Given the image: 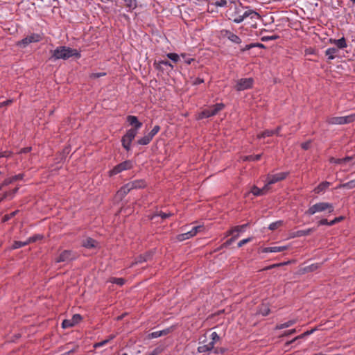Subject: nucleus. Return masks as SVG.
<instances>
[{"label": "nucleus", "instance_id": "nucleus-3", "mask_svg": "<svg viewBox=\"0 0 355 355\" xmlns=\"http://www.w3.org/2000/svg\"><path fill=\"white\" fill-rule=\"evenodd\" d=\"M355 121V113L345 116L328 117L326 122L330 125H344Z\"/></svg>", "mask_w": 355, "mask_h": 355}, {"label": "nucleus", "instance_id": "nucleus-60", "mask_svg": "<svg viewBox=\"0 0 355 355\" xmlns=\"http://www.w3.org/2000/svg\"><path fill=\"white\" fill-rule=\"evenodd\" d=\"M330 162L336 164H343L342 158H331Z\"/></svg>", "mask_w": 355, "mask_h": 355}, {"label": "nucleus", "instance_id": "nucleus-32", "mask_svg": "<svg viewBox=\"0 0 355 355\" xmlns=\"http://www.w3.org/2000/svg\"><path fill=\"white\" fill-rule=\"evenodd\" d=\"M338 188H345L347 189H352L355 188V179L350 180L346 183L340 184L338 186Z\"/></svg>", "mask_w": 355, "mask_h": 355}, {"label": "nucleus", "instance_id": "nucleus-48", "mask_svg": "<svg viewBox=\"0 0 355 355\" xmlns=\"http://www.w3.org/2000/svg\"><path fill=\"white\" fill-rule=\"evenodd\" d=\"M73 324H72L71 320H64L62 322V327L63 329H67L73 327Z\"/></svg>", "mask_w": 355, "mask_h": 355}, {"label": "nucleus", "instance_id": "nucleus-18", "mask_svg": "<svg viewBox=\"0 0 355 355\" xmlns=\"http://www.w3.org/2000/svg\"><path fill=\"white\" fill-rule=\"evenodd\" d=\"M23 178H24L23 173H19V174L15 175L14 176H12L10 178H8L3 180V182H2V186H8L15 181L21 180L23 179Z\"/></svg>", "mask_w": 355, "mask_h": 355}, {"label": "nucleus", "instance_id": "nucleus-10", "mask_svg": "<svg viewBox=\"0 0 355 355\" xmlns=\"http://www.w3.org/2000/svg\"><path fill=\"white\" fill-rule=\"evenodd\" d=\"M288 174V172H281L274 175H268L267 176V180H268L269 184H272L284 180L287 177Z\"/></svg>", "mask_w": 355, "mask_h": 355}, {"label": "nucleus", "instance_id": "nucleus-21", "mask_svg": "<svg viewBox=\"0 0 355 355\" xmlns=\"http://www.w3.org/2000/svg\"><path fill=\"white\" fill-rule=\"evenodd\" d=\"M338 52V49L336 47H329L326 49L325 55L327 57L328 60H333L336 58Z\"/></svg>", "mask_w": 355, "mask_h": 355}, {"label": "nucleus", "instance_id": "nucleus-39", "mask_svg": "<svg viewBox=\"0 0 355 355\" xmlns=\"http://www.w3.org/2000/svg\"><path fill=\"white\" fill-rule=\"evenodd\" d=\"M283 223L282 220H277L274 223H272L269 225L268 229L270 230H275L277 229L279 226H281Z\"/></svg>", "mask_w": 355, "mask_h": 355}, {"label": "nucleus", "instance_id": "nucleus-15", "mask_svg": "<svg viewBox=\"0 0 355 355\" xmlns=\"http://www.w3.org/2000/svg\"><path fill=\"white\" fill-rule=\"evenodd\" d=\"M98 242L92 238L87 237L82 242V245L87 249L94 248L97 246Z\"/></svg>", "mask_w": 355, "mask_h": 355}, {"label": "nucleus", "instance_id": "nucleus-24", "mask_svg": "<svg viewBox=\"0 0 355 355\" xmlns=\"http://www.w3.org/2000/svg\"><path fill=\"white\" fill-rule=\"evenodd\" d=\"M315 231L314 228H309L306 230H298L293 233L292 235V237H301L304 236H307L310 234L311 233Z\"/></svg>", "mask_w": 355, "mask_h": 355}, {"label": "nucleus", "instance_id": "nucleus-52", "mask_svg": "<svg viewBox=\"0 0 355 355\" xmlns=\"http://www.w3.org/2000/svg\"><path fill=\"white\" fill-rule=\"evenodd\" d=\"M162 65L173 67V65L168 60H161L157 63V68L161 67Z\"/></svg>", "mask_w": 355, "mask_h": 355}, {"label": "nucleus", "instance_id": "nucleus-29", "mask_svg": "<svg viewBox=\"0 0 355 355\" xmlns=\"http://www.w3.org/2000/svg\"><path fill=\"white\" fill-rule=\"evenodd\" d=\"M28 37L31 43L38 42L42 39V35L37 33H33L30 35H28Z\"/></svg>", "mask_w": 355, "mask_h": 355}, {"label": "nucleus", "instance_id": "nucleus-25", "mask_svg": "<svg viewBox=\"0 0 355 355\" xmlns=\"http://www.w3.org/2000/svg\"><path fill=\"white\" fill-rule=\"evenodd\" d=\"M173 215V214L172 212L164 213L160 211L152 214L149 218L150 220H154L156 217L160 216L162 219H166Z\"/></svg>", "mask_w": 355, "mask_h": 355}, {"label": "nucleus", "instance_id": "nucleus-30", "mask_svg": "<svg viewBox=\"0 0 355 355\" xmlns=\"http://www.w3.org/2000/svg\"><path fill=\"white\" fill-rule=\"evenodd\" d=\"M295 322L296 321L295 320H290L284 323L277 325L276 329H282L288 328V327L293 325L295 323Z\"/></svg>", "mask_w": 355, "mask_h": 355}, {"label": "nucleus", "instance_id": "nucleus-53", "mask_svg": "<svg viewBox=\"0 0 355 355\" xmlns=\"http://www.w3.org/2000/svg\"><path fill=\"white\" fill-rule=\"evenodd\" d=\"M42 237L43 236L41 234H36V235H34V236L30 237L28 240V243L31 242H35L37 240L42 239Z\"/></svg>", "mask_w": 355, "mask_h": 355}, {"label": "nucleus", "instance_id": "nucleus-40", "mask_svg": "<svg viewBox=\"0 0 355 355\" xmlns=\"http://www.w3.org/2000/svg\"><path fill=\"white\" fill-rule=\"evenodd\" d=\"M18 210H16L9 214L3 216V217L2 218V221L4 223L8 221L10 219L14 217L18 213Z\"/></svg>", "mask_w": 355, "mask_h": 355}, {"label": "nucleus", "instance_id": "nucleus-57", "mask_svg": "<svg viewBox=\"0 0 355 355\" xmlns=\"http://www.w3.org/2000/svg\"><path fill=\"white\" fill-rule=\"evenodd\" d=\"M112 282L122 286L124 284L125 280L123 278H114Z\"/></svg>", "mask_w": 355, "mask_h": 355}, {"label": "nucleus", "instance_id": "nucleus-11", "mask_svg": "<svg viewBox=\"0 0 355 355\" xmlns=\"http://www.w3.org/2000/svg\"><path fill=\"white\" fill-rule=\"evenodd\" d=\"M153 254V252L149 251V252H146L144 254H141V255L138 256L137 258H135V261H133L131 263L130 267H132L135 265H137L139 263H142L149 261L150 259H152Z\"/></svg>", "mask_w": 355, "mask_h": 355}, {"label": "nucleus", "instance_id": "nucleus-45", "mask_svg": "<svg viewBox=\"0 0 355 355\" xmlns=\"http://www.w3.org/2000/svg\"><path fill=\"white\" fill-rule=\"evenodd\" d=\"M167 57L170 60L173 61L174 62H177L180 60V56L177 53H168L167 54Z\"/></svg>", "mask_w": 355, "mask_h": 355}, {"label": "nucleus", "instance_id": "nucleus-37", "mask_svg": "<svg viewBox=\"0 0 355 355\" xmlns=\"http://www.w3.org/2000/svg\"><path fill=\"white\" fill-rule=\"evenodd\" d=\"M232 236L227 240L224 243H223V246L224 247H227L229 245H230L233 242H234L239 237V234H232Z\"/></svg>", "mask_w": 355, "mask_h": 355}, {"label": "nucleus", "instance_id": "nucleus-14", "mask_svg": "<svg viewBox=\"0 0 355 355\" xmlns=\"http://www.w3.org/2000/svg\"><path fill=\"white\" fill-rule=\"evenodd\" d=\"M173 330L172 327L166 328L161 331H153L148 335L149 338H157L162 336H166Z\"/></svg>", "mask_w": 355, "mask_h": 355}, {"label": "nucleus", "instance_id": "nucleus-35", "mask_svg": "<svg viewBox=\"0 0 355 355\" xmlns=\"http://www.w3.org/2000/svg\"><path fill=\"white\" fill-rule=\"evenodd\" d=\"M261 154H258L256 155H248L244 157L243 160L244 161H249V162H255L258 161L261 159Z\"/></svg>", "mask_w": 355, "mask_h": 355}, {"label": "nucleus", "instance_id": "nucleus-63", "mask_svg": "<svg viewBox=\"0 0 355 355\" xmlns=\"http://www.w3.org/2000/svg\"><path fill=\"white\" fill-rule=\"evenodd\" d=\"M10 151H3L0 153V158L1 157H9L11 155Z\"/></svg>", "mask_w": 355, "mask_h": 355}, {"label": "nucleus", "instance_id": "nucleus-50", "mask_svg": "<svg viewBox=\"0 0 355 355\" xmlns=\"http://www.w3.org/2000/svg\"><path fill=\"white\" fill-rule=\"evenodd\" d=\"M29 44H31V42L29 41L28 36L24 37V39H22L21 41H19L18 42V45L23 46H26L28 45Z\"/></svg>", "mask_w": 355, "mask_h": 355}, {"label": "nucleus", "instance_id": "nucleus-12", "mask_svg": "<svg viewBox=\"0 0 355 355\" xmlns=\"http://www.w3.org/2000/svg\"><path fill=\"white\" fill-rule=\"evenodd\" d=\"M329 43L336 46V48L339 49H344L347 47V44L345 38L344 37L340 39H329Z\"/></svg>", "mask_w": 355, "mask_h": 355}, {"label": "nucleus", "instance_id": "nucleus-38", "mask_svg": "<svg viewBox=\"0 0 355 355\" xmlns=\"http://www.w3.org/2000/svg\"><path fill=\"white\" fill-rule=\"evenodd\" d=\"M229 40L231 41L232 43L237 44L241 43V39L234 33H233L232 35H230V37H229Z\"/></svg>", "mask_w": 355, "mask_h": 355}, {"label": "nucleus", "instance_id": "nucleus-16", "mask_svg": "<svg viewBox=\"0 0 355 355\" xmlns=\"http://www.w3.org/2000/svg\"><path fill=\"white\" fill-rule=\"evenodd\" d=\"M127 121L130 125H134L137 131L142 126V123L139 121L138 119L135 116L129 115L127 116Z\"/></svg>", "mask_w": 355, "mask_h": 355}, {"label": "nucleus", "instance_id": "nucleus-17", "mask_svg": "<svg viewBox=\"0 0 355 355\" xmlns=\"http://www.w3.org/2000/svg\"><path fill=\"white\" fill-rule=\"evenodd\" d=\"M248 226V223L243 224L242 225L235 226L227 232V235L228 236L234 234H238L239 235L240 232H244L245 231V229Z\"/></svg>", "mask_w": 355, "mask_h": 355}, {"label": "nucleus", "instance_id": "nucleus-61", "mask_svg": "<svg viewBox=\"0 0 355 355\" xmlns=\"http://www.w3.org/2000/svg\"><path fill=\"white\" fill-rule=\"evenodd\" d=\"M105 74H106L105 73H93L90 75V78H98L101 76H104Z\"/></svg>", "mask_w": 355, "mask_h": 355}, {"label": "nucleus", "instance_id": "nucleus-56", "mask_svg": "<svg viewBox=\"0 0 355 355\" xmlns=\"http://www.w3.org/2000/svg\"><path fill=\"white\" fill-rule=\"evenodd\" d=\"M227 4V2L226 0H219L215 2L214 5L216 7H225Z\"/></svg>", "mask_w": 355, "mask_h": 355}, {"label": "nucleus", "instance_id": "nucleus-8", "mask_svg": "<svg viewBox=\"0 0 355 355\" xmlns=\"http://www.w3.org/2000/svg\"><path fill=\"white\" fill-rule=\"evenodd\" d=\"M76 257V254L74 252L69 250H64L62 252H61L60 254L56 257L55 262L69 263L73 260H75Z\"/></svg>", "mask_w": 355, "mask_h": 355}, {"label": "nucleus", "instance_id": "nucleus-33", "mask_svg": "<svg viewBox=\"0 0 355 355\" xmlns=\"http://www.w3.org/2000/svg\"><path fill=\"white\" fill-rule=\"evenodd\" d=\"M274 135H275V131H273L272 130H266L263 132H262L261 133L257 135V137L259 139H262V138H266L268 137H271Z\"/></svg>", "mask_w": 355, "mask_h": 355}, {"label": "nucleus", "instance_id": "nucleus-28", "mask_svg": "<svg viewBox=\"0 0 355 355\" xmlns=\"http://www.w3.org/2000/svg\"><path fill=\"white\" fill-rule=\"evenodd\" d=\"M18 190H19V188L17 187L10 191L5 192L3 194L2 197L1 198L0 201H3L5 199H6L7 198H10V199L13 198V197L17 193Z\"/></svg>", "mask_w": 355, "mask_h": 355}, {"label": "nucleus", "instance_id": "nucleus-20", "mask_svg": "<svg viewBox=\"0 0 355 355\" xmlns=\"http://www.w3.org/2000/svg\"><path fill=\"white\" fill-rule=\"evenodd\" d=\"M331 183L327 181H324L321 183H320L315 189L314 192L315 193H320L322 192H324L330 186Z\"/></svg>", "mask_w": 355, "mask_h": 355}, {"label": "nucleus", "instance_id": "nucleus-41", "mask_svg": "<svg viewBox=\"0 0 355 355\" xmlns=\"http://www.w3.org/2000/svg\"><path fill=\"white\" fill-rule=\"evenodd\" d=\"M279 38V36L278 35H272L270 36H263L261 38V40L263 42H268L270 40H275Z\"/></svg>", "mask_w": 355, "mask_h": 355}, {"label": "nucleus", "instance_id": "nucleus-26", "mask_svg": "<svg viewBox=\"0 0 355 355\" xmlns=\"http://www.w3.org/2000/svg\"><path fill=\"white\" fill-rule=\"evenodd\" d=\"M270 308L268 304H262L259 306L258 313L263 316H266L270 313Z\"/></svg>", "mask_w": 355, "mask_h": 355}, {"label": "nucleus", "instance_id": "nucleus-9", "mask_svg": "<svg viewBox=\"0 0 355 355\" xmlns=\"http://www.w3.org/2000/svg\"><path fill=\"white\" fill-rule=\"evenodd\" d=\"M254 80L252 78H243L238 80L235 85L236 91H243L252 87Z\"/></svg>", "mask_w": 355, "mask_h": 355}, {"label": "nucleus", "instance_id": "nucleus-2", "mask_svg": "<svg viewBox=\"0 0 355 355\" xmlns=\"http://www.w3.org/2000/svg\"><path fill=\"white\" fill-rule=\"evenodd\" d=\"M334 211V206L332 203L327 202H319L309 207L305 211L304 215L311 216L316 213L331 214Z\"/></svg>", "mask_w": 355, "mask_h": 355}, {"label": "nucleus", "instance_id": "nucleus-49", "mask_svg": "<svg viewBox=\"0 0 355 355\" xmlns=\"http://www.w3.org/2000/svg\"><path fill=\"white\" fill-rule=\"evenodd\" d=\"M233 33L231 32L229 30H227V29H223L220 31V35L222 37H226L229 40V37H230V35H232Z\"/></svg>", "mask_w": 355, "mask_h": 355}, {"label": "nucleus", "instance_id": "nucleus-36", "mask_svg": "<svg viewBox=\"0 0 355 355\" xmlns=\"http://www.w3.org/2000/svg\"><path fill=\"white\" fill-rule=\"evenodd\" d=\"M210 337L211 340L209 343H212V347L214 348L215 344L220 340V336L216 331H214L211 334Z\"/></svg>", "mask_w": 355, "mask_h": 355}, {"label": "nucleus", "instance_id": "nucleus-46", "mask_svg": "<svg viewBox=\"0 0 355 355\" xmlns=\"http://www.w3.org/2000/svg\"><path fill=\"white\" fill-rule=\"evenodd\" d=\"M28 243V241H26V242H22V241H15V243H13V245H12V248L14 249H17V248H21L23 246H25L26 245H27Z\"/></svg>", "mask_w": 355, "mask_h": 355}, {"label": "nucleus", "instance_id": "nucleus-54", "mask_svg": "<svg viewBox=\"0 0 355 355\" xmlns=\"http://www.w3.org/2000/svg\"><path fill=\"white\" fill-rule=\"evenodd\" d=\"M252 237H249V238H247V239H242L241 240L239 243H238V247L239 248H241L242 247L243 245L250 242L252 241Z\"/></svg>", "mask_w": 355, "mask_h": 355}, {"label": "nucleus", "instance_id": "nucleus-55", "mask_svg": "<svg viewBox=\"0 0 355 355\" xmlns=\"http://www.w3.org/2000/svg\"><path fill=\"white\" fill-rule=\"evenodd\" d=\"M344 219V217L343 216H339V217H336L335 218L334 220L329 221V226H332L335 224H336L337 223H339L340 222L341 220H343Z\"/></svg>", "mask_w": 355, "mask_h": 355}, {"label": "nucleus", "instance_id": "nucleus-23", "mask_svg": "<svg viewBox=\"0 0 355 355\" xmlns=\"http://www.w3.org/2000/svg\"><path fill=\"white\" fill-rule=\"evenodd\" d=\"M131 191L128 183L123 186L116 193V195L121 199L123 198Z\"/></svg>", "mask_w": 355, "mask_h": 355}, {"label": "nucleus", "instance_id": "nucleus-64", "mask_svg": "<svg viewBox=\"0 0 355 355\" xmlns=\"http://www.w3.org/2000/svg\"><path fill=\"white\" fill-rule=\"evenodd\" d=\"M78 349V346L76 345L73 349L69 350L67 352H65V353H64V354H62L61 355H70L71 353H74V352H77Z\"/></svg>", "mask_w": 355, "mask_h": 355}, {"label": "nucleus", "instance_id": "nucleus-62", "mask_svg": "<svg viewBox=\"0 0 355 355\" xmlns=\"http://www.w3.org/2000/svg\"><path fill=\"white\" fill-rule=\"evenodd\" d=\"M270 185L268 184V180H267V183L264 185V187L263 188H261V190H262V192H263V194H266L268 191L270 189Z\"/></svg>", "mask_w": 355, "mask_h": 355}, {"label": "nucleus", "instance_id": "nucleus-43", "mask_svg": "<svg viewBox=\"0 0 355 355\" xmlns=\"http://www.w3.org/2000/svg\"><path fill=\"white\" fill-rule=\"evenodd\" d=\"M73 326L79 323L82 320V316L80 314H74L71 319H70Z\"/></svg>", "mask_w": 355, "mask_h": 355}, {"label": "nucleus", "instance_id": "nucleus-34", "mask_svg": "<svg viewBox=\"0 0 355 355\" xmlns=\"http://www.w3.org/2000/svg\"><path fill=\"white\" fill-rule=\"evenodd\" d=\"M193 237V235L191 233V231H188L185 233H182V234H180L178 236V239L180 241H184V240H187V239H189L190 238Z\"/></svg>", "mask_w": 355, "mask_h": 355}, {"label": "nucleus", "instance_id": "nucleus-7", "mask_svg": "<svg viewBox=\"0 0 355 355\" xmlns=\"http://www.w3.org/2000/svg\"><path fill=\"white\" fill-rule=\"evenodd\" d=\"M133 167L132 161L125 160L116 166H115L112 170L109 171V175L113 176L118 173H120L124 171L129 170Z\"/></svg>", "mask_w": 355, "mask_h": 355}, {"label": "nucleus", "instance_id": "nucleus-44", "mask_svg": "<svg viewBox=\"0 0 355 355\" xmlns=\"http://www.w3.org/2000/svg\"><path fill=\"white\" fill-rule=\"evenodd\" d=\"M241 11L240 8L238 6H235L234 11L231 15L232 17L230 19L233 21V19H235V18L238 17V16H241Z\"/></svg>", "mask_w": 355, "mask_h": 355}, {"label": "nucleus", "instance_id": "nucleus-42", "mask_svg": "<svg viewBox=\"0 0 355 355\" xmlns=\"http://www.w3.org/2000/svg\"><path fill=\"white\" fill-rule=\"evenodd\" d=\"M251 192L252 193V194L254 196H259L263 195L261 189H260L256 186H254L252 188Z\"/></svg>", "mask_w": 355, "mask_h": 355}, {"label": "nucleus", "instance_id": "nucleus-59", "mask_svg": "<svg viewBox=\"0 0 355 355\" xmlns=\"http://www.w3.org/2000/svg\"><path fill=\"white\" fill-rule=\"evenodd\" d=\"M354 159V156H346L344 158H342L343 164H345L346 163L349 162L350 161H352Z\"/></svg>", "mask_w": 355, "mask_h": 355}, {"label": "nucleus", "instance_id": "nucleus-22", "mask_svg": "<svg viewBox=\"0 0 355 355\" xmlns=\"http://www.w3.org/2000/svg\"><path fill=\"white\" fill-rule=\"evenodd\" d=\"M287 249L286 246H272L267 247L263 249L262 252L265 253L279 252Z\"/></svg>", "mask_w": 355, "mask_h": 355}, {"label": "nucleus", "instance_id": "nucleus-4", "mask_svg": "<svg viewBox=\"0 0 355 355\" xmlns=\"http://www.w3.org/2000/svg\"><path fill=\"white\" fill-rule=\"evenodd\" d=\"M224 107L225 105L222 103H216L214 105H211L208 108L202 110L200 113H199L198 119H202L215 116L218 113V112L222 110Z\"/></svg>", "mask_w": 355, "mask_h": 355}, {"label": "nucleus", "instance_id": "nucleus-51", "mask_svg": "<svg viewBox=\"0 0 355 355\" xmlns=\"http://www.w3.org/2000/svg\"><path fill=\"white\" fill-rule=\"evenodd\" d=\"M202 229V226H201V225L194 226L192 227V229L190 231H191V233L192 234L193 236H194Z\"/></svg>", "mask_w": 355, "mask_h": 355}, {"label": "nucleus", "instance_id": "nucleus-6", "mask_svg": "<svg viewBox=\"0 0 355 355\" xmlns=\"http://www.w3.org/2000/svg\"><path fill=\"white\" fill-rule=\"evenodd\" d=\"M137 134V130L130 129L127 131L125 135L123 136L121 139V143L123 147L126 150H130L131 147V143L132 140L135 139Z\"/></svg>", "mask_w": 355, "mask_h": 355}, {"label": "nucleus", "instance_id": "nucleus-13", "mask_svg": "<svg viewBox=\"0 0 355 355\" xmlns=\"http://www.w3.org/2000/svg\"><path fill=\"white\" fill-rule=\"evenodd\" d=\"M128 184L130 187L131 190H132L144 188L146 186V182L144 180L139 179L131 181L128 182Z\"/></svg>", "mask_w": 355, "mask_h": 355}, {"label": "nucleus", "instance_id": "nucleus-27", "mask_svg": "<svg viewBox=\"0 0 355 355\" xmlns=\"http://www.w3.org/2000/svg\"><path fill=\"white\" fill-rule=\"evenodd\" d=\"M123 1L125 3L127 11H128V12H132L137 6L136 0H123Z\"/></svg>", "mask_w": 355, "mask_h": 355}, {"label": "nucleus", "instance_id": "nucleus-47", "mask_svg": "<svg viewBox=\"0 0 355 355\" xmlns=\"http://www.w3.org/2000/svg\"><path fill=\"white\" fill-rule=\"evenodd\" d=\"M160 127L159 125H155L154 128L151 130V131L148 133L149 136L153 139L155 135L157 134V132L159 131Z\"/></svg>", "mask_w": 355, "mask_h": 355}, {"label": "nucleus", "instance_id": "nucleus-5", "mask_svg": "<svg viewBox=\"0 0 355 355\" xmlns=\"http://www.w3.org/2000/svg\"><path fill=\"white\" fill-rule=\"evenodd\" d=\"M243 8V6H242ZM246 10L241 14V16H238V17L233 19V21L236 24H240L244 21L248 17L250 19H259L261 18V15L254 10H252L248 6L244 7Z\"/></svg>", "mask_w": 355, "mask_h": 355}, {"label": "nucleus", "instance_id": "nucleus-58", "mask_svg": "<svg viewBox=\"0 0 355 355\" xmlns=\"http://www.w3.org/2000/svg\"><path fill=\"white\" fill-rule=\"evenodd\" d=\"M109 342V340H104L103 341H101V342H98V343H96L94 345V348H98V347H103L104 346L105 344H107V343Z\"/></svg>", "mask_w": 355, "mask_h": 355}, {"label": "nucleus", "instance_id": "nucleus-19", "mask_svg": "<svg viewBox=\"0 0 355 355\" xmlns=\"http://www.w3.org/2000/svg\"><path fill=\"white\" fill-rule=\"evenodd\" d=\"M214 349V352L215 353H218V349H214L212 347V343H208V344L200 345L198 347L197 351L199 353H204V352H211V351H212Z\"/></svg>", "mask_w": 355, "mask_h": 355}, {"label": "nucleus", "instance_id": "nucleus-31", "mask_svg": "<svg viewBox=\"0 0 355 355\" xmlns=\"http://www.w3.org/2000/svg\"><path fill=\"white\" fill-rule=\"evenodd\" d=\"M152 139H153L148 134L147 135H145V136L142 137L141 138H140L137 141V143L139 145H147V144H148L150 142V141Z\"/></svg>", "mask_w": 355, "mask_h": 355}, {"label": "nucleus", "instance_id": "nucleus-1", "mask_svg": "<svg viewBox=\"0 0 355 355\" xmlns=\"http://www.w3.org/2000/svg\"><path fill=\"white\" fill-rule=\"evenodd\" d=\"M51 59L53 60L60 59L66 60L72 57H75L78 59L81 57V54L79 51L66 46H59L53 51H51Z\"/></svg>", "mask_w": 355, "mask_h": 355}]
</instances>
